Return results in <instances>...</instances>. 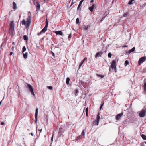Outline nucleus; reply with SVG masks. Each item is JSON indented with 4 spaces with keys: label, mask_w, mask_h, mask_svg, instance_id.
<instances>
[{
    "label": "nucleus",
    "mask_w": 146,
    "mask_h": 146,
    "mask_svg": "<svg viewBox=\"0 0 146 146\" xmlns=\"http://www.w3.org/2000/svg\"><path fill=\"white\" fill-rule=\"evenodd\" d=\"M102 54V52H98L96 55L95 57L97 58L98 57L101 56Z\"/></svg>",
    "instance_id": "11"
},
{
    "label": "nucleus",
    "mask_w": 146,
    "mask_h": 146,
    "mask_svg": "<svg viewBox=\"0 0 146 146\" xmlns=\"http://www.w3.org/2000/svg\"><path fill=\"white\" fill-rule=\"evenodd\" d=\"M104 104V103H103L101 105V106H103V104Z\"/></svg>",
    "instance_id": "57"
},
{
    "label": "nucleus",
    "mask_w": 146,
    "mask_h": 146,
    "mask_svg": "<svg viewBox=\"0 0 146 146\" xmlns=\"http://www.w3.org/2000/svg\"><path fill=\"white\" fill-rule=\"evenodd\" d=\"M81 6L80 5H79L78 6V8H77V10H80V11L81 10Z\"/></svg>",
    "instance_id": "32"
},
{
    "label": "nucleus",
    "mask_w": 146,
    "mask_h": 146,
    "mask_svg": "<svg viewBox=\"0 0 146 146\" xmlns=\"http://www.w3.org/2000/svg\"><path fill=\"white\" fill-rule=\"evenodd\" d=\"M100 118V116H99V114H98L97 115L96 119V120L99 121Z\"/></svg>",
    "instance_id": "26"
},
{
    "label": "nucleus",
    "mask_w": 146,
    "mask_h": 146,
    "mask_svg": "<svg viewBox=\"0 0 146 146\" xmlns=\"http://www.w3.org/2000/svg\"><path fill=\"white\" fill-rule=\"evenodd\" d=\"M31 135L32 136H33V133H30Z\"/></svg>",
    "instance_id": "54"
},
{
    "label": "nucleus",
    "mask_w": 146,
    "mask_h": 146,
    "mask_svg": "<svg viewBox=\"0 0 146 146\" xmlns=\"http://www.w3.org/2000/svg\"><path fill=\"white\" fill-rule=\"evenodd\" d=\"M21 23L22 25H25L26 24V21L25 19H23L21 22Z\"/></svg>",
    "instance_id": "21"
},
{
    "label": "nucleus",
    "mask_w": 146,
    "mask_h": 146,
    "mask_svg": "<svg viewBox=\"0 0 146 146\" xmlns=\"http://www.w3.org/2000/svg\"><path fill=\"white\" fill-rule=\"evenodd\" d=\"M133 1L135 2V0H130L128 2V4H132L134 3Z\"/></svg>",
    "instance_id": "20"
},
{
    "label": "nucleus",
    "mask_w": 146,
    "mask_h": 146,
    "mask_svg": "<svg viewBox=\"0 0 146 146\" xmlns=\"http://www.w3.org/2000/svg\"><path fill=\"white\" fill-rule=\"evenodd\" d=\"M15 46L14 45H13L11 48L12 50H13L15 48Z\"/></svg>",
    "instance_id": "36"
},
{
    "label": "nucleus",
    "mask_w": 146,
    "mask_h": 146,
    "mask_svg": "<svg viewBox=\"0 0 146 146\" xmlns=\"http://www.w3.org/2000/svg\"><path fill=\"white\" fill-rule=\"evenodd\" d=\"M82 135L84 136V137L85 136V132L84 130H83L82 131V132L81 133Z\"/></svg>",
    "instance_id": "34"
},
{
    "label": "nucleus",
    "mask_w": 146,
    "mask_h": 146,
    "mask_svg": "<svg viewBox=\"0 0 146 146\" xmlns=\"http://www.w3.org/2000/svg\"><path fill=\"white\" fill-rule=\"evenodd\" d=\"M38 108H37L36 110V112L35 115V122L36 123L38 120Z\"/></svg>",
    "instance_id": "10"
},
{
    "label": "nucleus",
    "mask_w": 146,
    "mask_h": 146,
    "mask_svg": "<svg viewBox=\"0 0 146 146\" xmlns=\"http://www.w3.org/2000/svg\"><path fill=\"white\" fill-rule=\"evenodd\" d=\"M63 132V129L62 127H60L58 132V137H60Z\"/></svg>",
    "instance_id": "6"
},
{
    "label": "nucleus",
    "mask_w": 146,
    "mask_h": 146,
    "mask_svg": "<svg viewBox=\"0 0 146 146\" xmlns=\"http://www.w3.org/2000/svg\"><path fill=\"white\" fill-rule=\"evenodd\" d=\"M52 54L53 56H55L53 52H52Z\"/></svg>",
    "instance_id": "49"
},
{
    "label": "nucleus",
    "mask_w": 146,
    "mask_h": 146,
    "mask_svg": "<svg viewBox=\"0 0 146 146\" xmlns=\"http://www.w3.org/2000/svg\"><path fill=\"white\" fill-rule=\"evenodd\" d=\"M82 2L81 1H80V3H79V5H80L81 6V5H82Z\"/></svg>",
    "instance_id": "43"
},
{
    "label": "nucleus",
    "mask_w": 146,
    "mask_h": 146,
    "mask_svg": "<svg viewBox=\"0 0 146 146\" xmlns=\"http://www.w3.org/2000/svg\"><path fill=\"white\" fill-rule=\"evenodd\" d=\"M73 0H72V3H71V6L73 4H74V3H75V2H73Z\"/></svg>",
    "instance_id": "40"
},
{
    "label": "nucleus",
    "mask_w": 146,
    "mask_h": 146,
    "mask_svg": "<svg viewBox=\"0 0 146 146\" xmlns=\"http://www.w3.org/2000/svg\"><path fill=\"white\" fill-rule=\"evenodd\" d=\"M135 49V47H133L132 49H131L130 50H129V53L130 54L132 52H133L134 51Z\"/></svg>",
    "instance_id": "17"
},
{
    "label": "nucleus",
    "mask_w": 146,
    "mask_h": 146,
    "mask_svg": "<svg viewBox=\"0 0 146 146\" xmlns=\"http://www.w3.org/2000/svg\"><path fill=\"white\" fill-rule=\"evenodd\" d=\"M84 0H81V1L83 2Z\"/></svg>",
    "instance_id": "58"
},
{
    "label": "nucleus",
    "mask_w": 146,
    "mask_h": 146,
    "mask_svg": "<svg viewBox=\"0 0 146 146\" xmlns=\"http://www.w3.org/2000/svg\"><path fill=\"white\" fill-rule=\"evenodd\" d=\"M13 52H11L10 53V56H11L13 54Z\"/></svg>",
    "instance_id": "51"
},
{
    "label": "nucleus",
    "mask_w": 146,
    "mask_h": 146,
    "mask_svg": "<svg viewBox=\"0 0 146 146\" xmlns=\"http://www.w3.org/2000/svg\"><path fill=\"white\" fill-rule=\"evenodd\" d=\"M112 69H113L114 70V71L115 72H117V68L116 66V61L115 60H112V63L110 67Z\"/></svg>",
    "instance_id": "2"
},
{
    "label": "nucleus",
    "mask_w": 146,
    "mask_h": 146,
    "mask_svg": "<svg viewBox=\"0 0 146 146\" xmlns=\"http://www.w3.org/2000/svg\"><path fill=\"white\" fill-rule=\"evenodd\" d=\"M111 56H112V54H111V53L110 52L108 54V57L109 58H111Z\"/></svg>",
    "instance_id": "33"
},
{
    "label": "nucleus",
    "mask_w": 146,
    "mask_h": 146,
    "mask_svg": "<svg viewBox=\"0 0 146 146\" xmlns=\"http://www.w3.org/2000/svg\"><path fill=\"white\" fill-rule=\"evenodd\" d=\"M27 53L26 52L25 53H23V57L25 58H27Z\"/></svg>",
    "instance_id": "18"
},
{
    "label": "nucleus",
    "mask_w": 146,
    "mask_h": 146,
    "mask_svg": "<svg viewBox=\"0 0 146 146\" xmlns=\"http://www.w3.org/2000/svg\"><path fill=\"white\" fill-rule=\"evenodd\" d=\"M53 135H54V134H53V135H52V137L51 140H53Z\"/></svg>",
    "instance_id": "48"
},
{
    "label": "nucleus",
    "mask_w": 146,
    "mask_h": 146,
    "mask_svg": "<svg viewBox=\"0 0 146 146\" xmlns=\"http://www.w3.org/2000/svg\"><path fill=\"white\" fill-rule=\"evenodd\" d=\"M129 64V62L127 60H126L125 62L124 65L125 66H126L127 65Z\"/></svg>",
    "instance_id": "27"
},
{
    "label": "nucleus",
    "mask_w": 146,
    "mask_h": 146,
    "mask_svg": "<svg viewBox=\"0 0 146 146\" xmlns=\"http://www.w3.org/2000/svg\"><path fill=\"white\" fill-rule=\"evenodd\" d=\"M86 115L87 117H88V112L86 113Z\"/></svg>",
    "instance_id": "47"
},
{
    "label": "nucleus",
    "mask_w": 146,
    "mask_h": 146,
    "mask_svg": "<svg viewBox=\"0 0 146 146\" xmlns=\"http://www.w3.org/2000/svg\"><path fill=\"white\" fill-rule=\"evenodd\" d=\"M141 146H144V143H141Z\"/></svg>",
    "instance_id": "45"
},
{
    "label": "nucleus",
    "mask_w": 146,
    "mask_h": 146,
    "mask_svg": "<svg viewBox=\"0 0 146 146\" xmlns=\"http://www.w3.org/2000/svg\"><path fill=\"white\" fill-rule=\"evenodd\" d=\"M12 44L15 46V42H13Z\"/></svg>",
    "instance_id": "55"
},
{
    "label": "nucleus",
    "mask_w": 146,
    "mask_h": 146,
    "mask_svg": "<svg viewBox=\"0 0 146 146\" xmlns=\"http://www.w3.org/2000/svg\"><path fill=\"white\" fill-rule=\"evenodd\" d=\"M84 29L85 30H87L88 29V27L87 26H85V27L84 28Z\"/></svg>",
    "instance_id": "38"
},
{
    "label": "nucleus",
    "mask_w": 146,
    "mask_h": 146,
    "mask_svg": "<svg viewBox=\"0 0 146 146\" xmlns=\"http://www.w3.org/2000/svg\"><path fill=\"white\" fill-rule=\"evenodd\" d=\"M129 15V13L128 12H126L125 13H124L123 15L124 17H127Z\"/></svg>",
    "instance_id": "30"
},
{
    "label": "nucleus",
    "mask_w": 146,
    "mask_h": 146,
    "mask_svg": "<svg viewBox=\"0 0 146 146\" xmlns=\"http://www.w3.org/2000/svg\"><path fill=\"white\" fill-rule=\"evenodd\" d=\"M127 46H128L127 45H125L123 47L124 48V47H127Z\"/></svg>",
    "instance_id": "46"
},
{
    "label": "nucleus",
    "mask_w": 146,
    "mask_h": 146,
    "mask_svg": "<svg viewBox=\"0 0 146 146\" xmlns=\"http://www.w3.org/2000/svg\"><path fill=\"white\" fill-rule=\"evenodd\" d=\"M94 0H91L90 1V3H92L94 2Z\"/></svg>",
    "instance_id": "52"
},
{
    "label": "nucleus",
    "mask_w": 146,
    "mask_h": 146,
    "mask_svg": "<svg viewBox=\"0 0 146 146\" xmlns=\"http://www.w3.org/2000/svg\"><path fill=\"white\" fill-rule=\"evenodd\" d=\"M109 72L111 71V69L110 68H109Z\"/></svg>",
    "instance_id": "53"
},
{
    "label": "nucleus",
    "mask_w": 146,
    "mask_h": 146,
    "mask_svg": "<svg viewBox=\"0 0 146 146\" xmlns=\"http://www.w3.org/2000/svg\"><path fill=\"white\" fill-rule=\"evenodd\" d=\"M5 124V123L3 122H2L1 123V124L2 125H4Z\"/></svg>",
    "instance_id": "42"
},
{
    "label": "nucleus",
    "mask_w": 146,
    "mask_h": 146,
    "mask_svg": "<svg viewBox=\"0 0 146 146\" xmlns=\"http://www.w3.org/2000/svg\"><path fill=\"white\" fill-rule=\"evenodd\" d=\"M37 10H38L40 9V5L38 3H37L36 6Z\"/></svg>",
    "instance_id": "16"
},
{
    "label": "nucleus",
    "mask_w": 146,
    "mask_h": 146,
    "mask_svg": "<svg viewBox=\"0 0 146 146\" xmlns=\"http://www.w3.org/2000/svg\"><path fill=\"white\" fill-rule=\"evenodd\" d=\"M41 130H42V129H41L40 130V132H41Z\"/></svg>",
    "instance_id": "59"
},
{
    "label": "nucleus",
    "mask_w": 146,
    "mask_h": 146,
    "mask_svg": "<svg viewBox=\"0 0 146 146\" xmlns=\"http://www.w3.org/2000/svg\"><path fill=\"white\" fill-rule=\"evenodd\" d=\"M75 91L76 94L78 92V91L77 90H76Z\"/></svg>",
    "instance_id": "50"
},
{
    "label": "nucleus",
    "mask_w": 146,
    "mask_h": 146,
    "mask_svg": "<svg viewBox=\"0 0 146 146\" xmlns=\"http://www.w3.org/2000/svg\"><path fill=\"white\" fill-rule=\"evenodd\" d=\"M82 138V135H80L79 136L77 137V139H76V140H79V139H81Z\"/></svg>",
    "instance_id": "25"
},
{
    "label": "nucleus",
    "mask_w": 146,
    "mask_h": 146,
    "mask_svg": "<svg viewBox=\"0 0 146 146\" xmlns=\"http://www.w3.org/2000/svg\"><path fill=\"white\" fill-rule=\"evenodd\" d=\"M13 8L15 10L17 9V5L16 3L15 2H13Z\"/></svg>",
    "instance_id": "15"
},
{
    "label": "nucleus",
    "mask_w": 146,
    "mask_h": 146,
    "mask_svg": "<svg viewBox=\"0 0 146 146\" xmlns=\"http://www.w3.org/2000/svg\"><path fill=\"white\" fill-rule=\"evenodd\" d=\"M0 49H1V47H0ZM1 51V50H0V51Z\"/></svg>",
    "instance_id": "60"
},
{
    "label": "nucleus",
    "mask_w": 146,
    "mask_h": 146,
    "mask_svg": "<svg viewBox=\"0 0 146 146\" xmlns=\"http://www.w3.org/2000/svg\"><path fill=\"white\" fill-rule=\"evenodd\" d=\"M102 106H100V110L102 108Z\"/></svg>",
    "instance_id": "56"
},
{
    "label": "nucleus",
    "mask_w": 146,
    "mask_h": 146,
    "mask_svg": "<svg viewBox=\"0 0 146 146\" xmlns=\"http://www.w3.org/2000/svg\"><path fill=\"white\" fill-rule=\"evenodd\" d=\"M85 58L81 62L83 63V64L85 60Z\"/></svg>",
    "instance_id": "44"
},
{
    "label": "nucleus",
    "mask_w": 146,
    "mask_h": 146,
    "mask_svg": "<svg viewBox=\"0 0 146 146\" xmlns=\"http://www.w3.org/2000/svg\"><path fill=\"white\" fill-rule=\"evenodd\" d=\"M71 35H72L71 33H70V34H69V36L68 37V39H70L71 38Z\"/></svg>",
    "instance_id": "35"
},
{
    "label": "nucleus",
    "mask_w": 146,
    "mask_h": 146,
    "mask_svg": "<svg viewBox=\"0 0 146 146\" xmlns=\"http://www.w3.org/2000/svg\"><path fill=\"white\" fill-rule=\"evenodd\" d=\"M83 64V63L81 62V63L79 64V68H80V67L82 65V64Z\"/></svg>",
    "instance_id": "39"
},
{
    "label": "nucleus",
    "mask_w": 146,
    "mask_h": 146,
    "mask_svg": "<svg viewBox=\"0 0 146 146\" xmlns=\"http://www.w3.org/2000/svg\"><path fill=\"white\" fill-rule=\"evenodd\" d=\"M48 88L50 89V90H52V89L53 88V87L52 86H48Z\"/></svg>",
    "instance_id": "37"
},
{
    "label": "nucleus",
    "mask_w": 146,
    "mask_h": 146,
    "mask_svg": "<svg viewBox=\"0 0 146 146\" xmlns=\"http://www.w3.org/2000/svg\"><path fill=\"white\" fill-rule=\"evenodd\" d=\"M55 33L57 35H59L61 36H62L63 33L61 31H57L55 32Z\"/></svg>",
    "instance_id": "13"
},
{
    "label": "nucleus",
    "mask_w": 146,
    "mask_h": 146,
    "mask_svg": "<svg viewBox=\"0 0 146 146\" xmlns=\"http://www.w3.org/2000/svg\"><path fill=\"white\" fill-rule=\"evenodd\" d=\"M145 60V57H142L140 58L138 61V64L140 65L141 64L143 63Z\"/></svg>",
    "instance_id": "5"
},
{
    "label": "nucleus",
    "mask_w": 146,
    "mask_h": 146,
    "mask_svg": "<svg viewBox=\"0 0 146 146\" xmlns=\"http://www.w3.org/2000/svg\"><path fill=\"white\" fill-rule=\"evenodd\" d=\"M95 7V5L94 4H93L92 6L89 7V10L92 12H93V9H94V8Z\"/></svg>",
    "instance_id": "12"
},
{
    "label": "nucleus",
    "mask_w": 146,
    "mask_h": 146,
    "mask_svg": "<svg viewBox=\"0 0 146 146\" xmlns=\"http://www.w3.org/2000/svg\"><path fill=\"white\" fill-rule=\"evenodd\" d=\"M26 50V48L25 46H24L22 48V52L23 53Z\"/></svg>",
    "instance_id": "28"
},
{
    "label": "nucleus",
    "mask_w": 146,
    "mask_h": 146,
    "mask_svg": "<svg viewBox=\"0 0 146 146\" xmlns=\"http://www.w3.org/2000/svg\"><path fill=\"white\" fill-rule=\"evenodd\" d=\"M141 137L144 140H146V136L144 134H142L141 135Z\"/></svg>",
    "instance_id": "22"
},
{
    "label": "nucleus",
    "mask_w": 146,
    "mask_h": 146,
    "mask_svg": "<svg viewBox=\"0 0 146 146\" xmlns=\"http://www.w3.org/2000/svg\"><path fill=\"white\" fill-rule=\"evenodd\" d=\"M23 39L25 40H28L27 36L26 35H24L23 36Z\"/></svg>",
    "instance_id": "24"
},
{
    "label": "nucleus",
    "mask_w": 146,
    "mask_h": 146,
    "mask_svg": "<svg viewBox=\"0 0 146 146\" xmlns=\"http://www.w3.org/2000/svg\"><path fill=\"white\" fill-rule=\"evenodd\" d=\"M70 80V79L69 77L67 78L66 83L67 84H69Z\"/></svg>",
    "instance_id": "23"
},
{
    "label": "nucleus",
    "mask_w": 146,
    "mask_h": 146,
    "mask_svg": "<svg viewBox=\"0 0 146 146\" xmlns=\"http://www.w3.org/2000/svg\"><path fill=\"white\" fill-rule=\"evenodd\" d=\"M123 112H122L120 114H118L116 116V119L117 120H119L121 117L123 115Z\"/></svg>",
    "instance_id": "7"
},
{
    "label": "nucleus",
    "mask_w": 146,
    "mask_h": 146,
    "mask_svg": "<svg viewBox=\"0 0 146 146\" xmlns=\"http://www.w3.org/2000/svg\"><path fill=\"white\" fill-rule=\"evenodd\" d=\"M96 75L97 76H98V77H101V78H103L104 77V75H101L100 74H97Z\"/></svg>",
    "instance_id": "29"
},
{
    "label": "nucleus",
    "mask_w": 146,
    "mask_h": 146,
    "mask_svg": "<svg viewBox=\"0 0 146 146\" xmlns=\"http://www.w3.org/2000/svg\"><path fill=\"white\" fill-rule=\"evenodd\" d=\"M145 115V112L144 110H142L139 113V115L141 117H143Z\"/></svg>",
    "instance_id": "8"
},
{
    "label": "nucleus",
    "mask_w": 146,
    "mask_h": 146,
    "mask_svg": "<svg viewBox=\"0 0 146 146\" xmlns=\"http://www.w3.org/2000/svg\"><path fill=\"white\" fill-rule=\"evenodd\" d=\"M145 79L144 80V92H145L146 90V82L145 81Z\"/></svg>",
    "instance_id": "19"
},
{
    "label": "nucleus",
    "mask_w": 146,
    "mask_h": 146,
    "mask_svg": "<svg viewBox=\"0 0 146 146\" xmlns=\"http://www.w3.org/2000/svg\"><path fill=\"white\" fill-rule=\"evenodd\" d=\"M76 23L77 24L80 23L79 19L78 18L76 19Z\"/></svg>",
    "instance_id": "31"
},
{
    "label": "nucleus",
    "mask_w": 146,
    "mask_h": 146,
    "mask_svg": "<svg viewBox=\"0 0 146 146\" xmlns=\"http://www.w3.org/2000/svg\"><path fill=\"white\" fill-rule=\"evenodd\" d=\"M14 21H12L11 22L10 27L9 29L10 30L11 32H13L14 31Z\"/></svg>",
    "instance_id": "3"
},
{
    "label": "nucleus",
    "mask_w": 146,
    "mask_h": 146,
    "mask_svg": "<svg viewBox=\"0 0 146 146\" xmlns=\"http://www.w3.org/2000/svg\"><path fill=\"white\" fill-rule=\"evenodd\" d=\"M27 88L29 89V90L31 92V94L34 96L35 94L34 92L33 88L32 86L31 85L29 84H27Z\"/></svg>",
    "instance_id": "4"
},
{
    "label": "nucleus",
    "mask_w": 146,
    "mask_h": 146,
    "mask_svg": "<svg viewBox=\"0 0 146 146\" xmlns=\"http://www.w3.org/2000/svg\"><path fill=\"white\" fill-rule=\"evenodd\" d=\"M99 121L96 120L94 121L93 122V125H98Z\"/></svg>",
    "instance_id": "14"
},
{
    "label": "nucleus",
    "mask_w": 146,
    "mask_h": 146,
    "mask_svg": "<svg viewBox=\"0 0 146 146\" xmlns=\"http://www.w3.org/2000/svg\"><path fill=\"white\" fill-rule=\"evenodd\" d=\"M31 15H29L28 18L27 19V25H29L31 23Z\"/></svg>",
    "instance_id": "9"
},
{
    "label": "nucleus",
    "mask_w": 146,
    "mask_h": 146,
    "mask_svg": "<svg viewBox=\"0 0 146 146\" xmlns=\"http://www.w3.org/2000/svg\"><path fill=\"white\" fill-rule=\"evenodd\" d=\"M88 107H87L86 110V113L88 112Z\"/></svg>",
    "instance_id": "41"
},
{
    "label": "nucleus",
    "mask_w": 146,
    "mask_h": 146,
    "mask_svg": "<svg viewBox=\"0 0 146 146\" xmlns=\"http://www.w3.org/2000/svg\"><path fill=\"white\" fill-rule=\"evenodd\" d=\"M46 25L43 28V29L41 30V31L38 34V35H41L42 33H45V32L47 30L48 25V21L47 19H46Z\"/></svg>",
    "instance_id": "1"
}]
</instances>
